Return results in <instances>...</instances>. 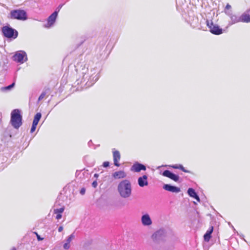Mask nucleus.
<instances>
[{
	"label": "nucleus",
	"instance_id": "f257e3e1",
	"mask_svg": "<svg viewBox=\"0 0 250 250\" xmlns=\"http://www.w3.org/2000/svg\"><path fill=\"white\" fill-rule=\"evenodd\" d=\"M173 235V232L168 228H162L156 231L152 235V238L155 240H164L165 238Z\"/></svg>",
	"mask_w": 250,
	"mask_h": 250
},
{
	"label": "nucleus",
	"instance_id": "f03ea898",
	"mask_svg": "<svg viewBox=\"0 0 250 250\" xmlns=\"http://www.w3.org/2000/svg\"><path fill=\"white\" fill-rule=\"evenodd\" d=\"M11 124L16 129L19 128L22 125V116L19 109L13 110L11 114Z\"/></svg>",
	"mask_w": 250,
	"mask_h": 250
},
{
	"label": "nucleus",
	"instance_id": "7ed1b4c3",
	"mask_svg": "<svg viewBox=\"0 0 250 250\" xmlns=\"http://www.w3.org/2000/svg\"><path fill=\"white\" fill-rule=\"evenodd\" d=\"M11 18L24 21L27 19L26 12L23 10H14L10 12Z\"/></svg>",
	"mask_w": 250,
	"mask_h": 250
},
{
	"label": "nucleus",
	"instance_id": "20e7f679",
	"mask_svg": "<svg viewBox=\"0 0 250 250\" xmlns=\"http://www.w3.org/2000/svg\"><path fill=\"white\" fill-rule=\"evenodd\" d=\"M2 32L3 35L7 38L15 39L18 35V33L16 30L7 26L2 27Z\"/></svg>",
	"mask_w": 250,
	"mask_h": 250
},
{
	"label": "nucleus",
	"instance_id": "39448f33",
	"mask_svg": "<svg viewBox=\"0 0 250 250\" xmlns=\"http://www.w3.org/2000/svg\"><path fill=\"white\" fill-rule=\"evenodd\" d=\"M13 59L20 63H23L27 60L26 53L23 51H17L13 56Z\"/></svg>",
	"mask_w": 250,
	"mask_h": 250
},
{
	"label": "nucleus",
	"instance_id": "423d86ee",
	"mask_svg": "<svg viewBox=\"0 0 250 250\" xmlns=\"http://www.w3.org/2000/svg\"><path fill=\"white\" fill-rule=\"evenodd\" d=\"M206 22L211 33L215 35H220L222 33V29L218 25H214L212 21L207 20Z\"/></svg>",
	"mask_w": 250,
	"mask_h": 250
},
{
	"label": "nucleus",
	"instance_id": "0eeeda50",
	"mask_svg": "<svg viewBox=\"0 0 250 250\" xmlns=\"http://www.w3.org/2000/svg\"><path fill=\"white\" fill-rule=\"evenodd\" d=\"M226 15L230 19V21L229 22L228 26H230L234 24L240 22V16L233 14V12H226Z\"/></svg>",
	"mask_w": 250,
	"mask_h": 250
},
{
	"label": "nucleus",
	"instance_id": "6e6552de",
	"mask_svg": "<svg viewBox=\"0 0 250 250\" xmlns=\"http://www.w3.org/2000/svg\"><path fill=\"white\" fill-rule=\"evenodd\" d=\"M58 12H54L47 19V23L44 25L46 28H50L54 24L58 16Z\"/></svg>",
	"mask_w": 250,
	"mask_h": 250
},
{
	"label": "nucleus",
	"instance_id": "1a4fd4ad",
	"mask_svg": "<svg viewBox=\"0 0 250 250\" xmlns=\"http://www.w3.org/2000/svg\"><path fill=\"white\" fill-rule=\"evenodd\" d=\"M141 222L144 226H149L152 224V220L148 213H145L142 216Z\"/></svg>",
	"mask_w": 250,
	"mask_h": 250
},
{
	"label": "nucleus",
	"instance_id": "9d476101",
	"mask_svg": "<svg viewBox=\"0 0 250 250\" xmlns=\"http://www.w3.org/2000/svg\"><path fill=\"white\" fill-rule=\"evenodd\" d=\"M70 191H67V190H65V188H63L62 191H61L60 194L59 195L58 197V199L59 200H62L63 202H65L66 203L68 202V199L70 200V199H68V195L70 194Z\"/></svg>",
	"mask_w": 250,
	"mask_h": 250
},
{
	"label": "nucleus",
	"instance_id": "9b49d317",
	"mask_svg": "<svg viewBox=\"0 0 250 250\" xmlns=\"http://www.w3.org/2000/svg\"><path fill=\"white\" fill-rule=\"evenodd\" d=\"M163 175L168 177L174 181H177L179 177L178 175L175 174L168 170H165L163 172Z\"/></svg>",
	"mask_w": 250,
	"mask_h": 250
},
{
	"label": "nucleus",
	"instance_id": "f8f14e48",
	"mask_svg": "<svg viewBox=\"0 0 250 250\" xmlns=\"http://www.w3.org/2000/svg\"><path fill=\"white\" fill-rule=\"evenodd\" d=\"M120 195L123 198H127L131 195V188H118Z\"/></svg>",
	"mask_w": 250,
	"mask_h": 250
},
{
	"label": "nucleus",
	"instance_id": "ddd939ff",
	"mask_svg": "<svg viewBox=\"0 0 250 250\" xmlns=\"http://www.w3.org/2000/svg\"><path fill=\"white\" fill-rule=\"evenodd\" d=\"M65 209L64 207L63 206L60 208H54L53 210V214H55V218L57 220H59L62 217V213Z\"/></svg>",
	"mask_w": 250,
	"mask_h": 250
},
{
	"label": "nucleus",
	"instance_id": "4468645a",
	"mask_svg": "<svg viewBox=\"0 0 250 250\" xmlns=\"http://www.w3.org/2000/svg\"><path fill=\"white\" fill-rule=\"evenodd\" d=\"M75 234L74 233H72L66 239L65 242L63 244V247L65 250H68L70 247V242L74 239Z\"/></svg>",
	"mask_w": 250,
	"mask_h": 250
},
{
	"label": "nucleus",
	"instance_id": "2eb2a0df",
	"mask_svg": "<svg viewBox=\"0 0 250 250\" xmlns=\"http://www.w3.org/2000/svg\"><path fill=\"white\" fill-rule=\"evenodd\" d=\"M113 155L114 164L115 166H116L117 167H119L120 166V164L118 162L120 160V158H121L120 152L117 150L114 151L113 152Z\"/></svg>",
	"mask_w": 250,
	"mask_h": 250
},
{
	"label": "nucleus",
	"instance_id": "dca6fc26",
	"mask_svg": "<svg viewBox=\"0 0 250 250\" xmlns=\"http://www.w3.org/2000/svg\"><path fill=\"white\" fill-rule=\"evenodd\" d=\"M188 193L189 196L195 199L197 202H200V199L197 193L195 192L194 188H188Z\"/></svg>",
	"mask_w": 250,
	"mask_h": 250
},
{
	"label": "nucleus",
	"instance_id": "f3484780",
	"mask_svg": "<svg viewBox=\"0 0 250 250\" xmlns=\"http://www.w3.org/2000/svg\"><path fill=\"white\" fill-rule=\"evenodd\" d=\"M240 22L249 23L250 22V14L249 12L244 13L240 16Z\"/></svg>",
	"mask_w": 250,
	"mask_h": 250
},
{
	"label": "nucleus",
	"instance_id": "a211bd4d",
	"mask_svg": "<svg viewBox=\"0 0 250 250\" xmlns=\"http://www.w3.org/2000/svg\"><path fill=\"white\" fill-rule=\"evenodd\" d=\"M132 168L135 172H139L141 170H145L146 167L145 166L140 163L134 164L132 166Z\"/></svg>",
	"mask_w": 250,
	"mask_h": 250
},
{
	"label": "nucleus",
	"instance_id": "6ab92c4d",
	"mask_svg": "<svg viewBox=\"0 0 250 250\" xmlns=\"http://www.w3.org/2000/svg\"><path fill=\"white\" fill-rule=\"evenodd\" d=\"M138 182L139 185L141 187L146 186L147 185V176L144 175L142 177H139Z\"/></svg>",
	"mask_w": 250,
	"mask_h": 250
},
{
	"label": "nucleus",
	"instance_id": "aec40b11",
	"mask_svg": "<svg viewBox=\"0 0 250 250\" xmlns=\"http://www.w3.org/2000/svg\"><path fill=\"white\" fill-rule=\"evenodd\" d=\"M213 228L211 227L210 229L207 230L206 233L204 234V239L206 242H208L211 238V234L213 231Z\"/></svg>",
	"mask_w": 250,
	"mask_h": 250
},
{
	"label": "nucleus",
	"instance_id": "412c9836",
	"mask_svg": "<svg viewBox=\"0 0 250 250\" xmlns=\"http://www.w3.org/2000/svg\"><path fill=\"white\" fill-rule=\"evenodd\" d=\"M126 176L125 173L123 171H119L115 172L113 173V176L115 179H120L125 177Z\"/></svg>",
	"mask_w": 250,
	"mask_h": 250
},
{
	"label": "nucleus",
	"instance_id": "4be33fe9",
	"mask_svg": "<svg viewBox=\"0 0 250 250\" xmlns=\"http://www.w3.org/2000/svg\"><path fill=\"white\" fill-rule=\"evenodd\" d=\"M131 184L127 180L122 181L119 185L118 188H130Z\"/></svg>",
	"mask_w": 250,
	"mask_h": 250
},
{
	"label": "nucleus",
	"instance_id": "5701e85b",
	"mask_svg": "<svg viewBox=\"0 0 250 250\" xmlns=\"http://www.w3.org/2000/svg\"><path fill=\"white\" fill-rule=\"evenodd\" d=\"M41 117H42L41 113H37L34 116L32 124L37 125L39 121L40 120V119L41 118Z\"/></svg>",
	"mask_w": 250,
	"mask_h": 250
},
{
	"label": "nucleus",
	"instance_id": "b1692460",
	"mask_svg": "<svg viewBox=\"0 0 250 250\" xmlns=\"http://www.w3.org/2000/svg\"><path fill=\"white\" fill-rule=\"evenodd\" d=\"M99 78V75L98 74H96L95 75H92L90 77V80L92 81L93 83L96 82Z\"/></svg>",
	"mask_w": 250,
	"mask_h": 250
},
{
	"label": "nucleus",
	"instance_id": "393cba45",
	"mask_svg": "<svg viewBox=\"0 0 250 250\" xmlns=\"http://www.w3.org/2000/svg\"><path fill=\"white\" fill-rule=\"evenodd\" d=\"M231 6L230 4H229V3H228L225 8V9H224V12L226 14V12H232V10L231 9Z\"/></svg>",
	"mask_w": 250,
	"mask_h": 250
},
{
	"label": "nucleus",
	"instance_id": "a878e982",
	"mask_svg": "<svg viewBox=\"0 0 250 250\" xmlns=\"http://www.w3.org/2000/svg\"><path fill=\"white\" fill-rule=\"evenodd\" d=\"M165 189L172 192L178 193L180 191V188H165Z\"/></svg>",
	"mask_w": 250,
	"mask_h": 250
},
{
	"label": "nucleus",
	"instance_id": "bb28decb",
	"mask_svg": "<svg viewBox=\"0 0 250 250\" xmlns=\"http://www.w3.org/2000/svg\"><path fill=\"white\" fill-rule=\"evenodd\" d=\"M15 84V83H13L9 85L3 87L2 88L5 90H10L11 88L14 87Z\"/></svg>",
	"mask_w": 250,
	"mask_h": 250
},
{
	"label": "nucleus",
	"instance_id": "cd10ccee",
	"mask_svg": "<svg viewBox=\"0 0 250 250\" xmlns=\"http://www.w3.org/2000/svg\"><path fill=\"white\" fill-rule=\"evenodd\" d=\"M46 95V92H42V94L40 95V96H39V98H38V101H41L42 100V99L44 98V97Z\"/></svg>",
	"mask_w": 250,
	"mask_h": 250
},
{
	"label": "nucleus",
	"instance_id": "c85d7f7f",
	"mask_svg": "<svg viewBox=\"0 0 250 250\" xmlns=\"http://www.w3.org/2000/svg\"><path fill=\"white\" fill-rule=\"evenodd\" d=\"M37 125H34V124H32V127H31V128L30 130L31 133H33V132L35 131V130H36Z\"/></svg>",
	"mask_w": 250,
	"mask_h": 250
},
{
	"label": "nucleus",
	"instance_id": "c756f323",
	"mask_svg": "<svg viewBox=\"0 0 250 250\" xmlns=\"http://www.w3.org/2000/svg\"><path fill=\"white\" fill-rule=\"evenodd\" d=\"M109 163L107 161L104 162L103 164V166L104 167H107L109 166Z\"/></svg>",
	"mask_w": 250,
	"mask_h": 250
},
{
	"label": "nucleus",
	"instance_id": "7c9ffc66",
	"mask_svg": "<svg viewBox=\"0 0 250 250\" xmlns=\"http://www.w3.org/2000/svg\"><path fill=\"white\" fill-rule=\"evenodd\" d=\"M163 188H177L175 186H171L169 184H165L164 185Z\"/></svg>",
	"mask_w": 250,
	"mask_h": 250
},
{
	"label": "nucleus",
	"instance_id": "2f4dec72",
	"mask_svg": "<svg viewBox=\"0 0 250 250\" xmlns=\"http://www.w3.org/2000/svg\"><path fill=\"white\" fill-rule=\"evenodd\" d=\"M85 192V188H81L80 193L81 195H84Z\"/></svg>",
	"mask_w": 250,
	"mask_h": 250
},
{
	"label": "nucleus",
	"instance_id": "473e14b6",
	"mask_svg": "<svg viewBox=\"0 0 250 250\" xmlns=\"http://www.w3.org/2000/svg\"><path fill=\"white\" fill-rule=\"evenodd\" d=\"M178 169H180L181 170H182L183 171H184V172H186V171L185 170L184 167H183V166L181 165H179V168Z\"/></svg>",
	"mask_w": 250,
	"mask_h": 250
},
{
	"label": "nucleus",
	"instance_id": "72a5a7b5",
	"mask_svg": "<svg viewBox=\"0 0 250 250\" xmlns=\"http://www.w3.org/2000/svg\"><path fill=\"white\" fill-rule=\"evenodd\" d=\"M92 185L94 188H96L97 186V182L96 181H93L92 182Z\"/></svg>",
	"mask_w": 250,
	"mask_h": 250
},
{
	"label": "nucleus",
	"instance_id": "f704fd0d",
	"mask_svg": "<svg viewBox=\"0 0 250 250\" xmlns=\"http://www.w3.org/2000/svg\"><path fill=\"white\" fill-rule=\"evenodd\" d=\"M63 227L62 226H60L58 228V231L59 232H62L63 230Z\"/></svg>",
	"mask_w": 250,
	"mask_h": 250
},
{
	"label": "nucleus",
	"instance_id": "c9c22d12",
	"mask_svg": "<svg viewBox=\"0 0 250 250\" xmlns=\"http://www.w3.org/2000/svg\"><path fill=\"white\" fill-rule=\"evenodd\" d=\"M171 167L174 168H175V169H178L179 168V165H173L171 166Z\"/></svg>",
	"mask_w": 250,
	"mask_h": 250
},
{
	"label": "nucleus",
	"instance_id": "e433bc0d",
	"mask_svg": "<svg viewBox=\"0 0 250 250\" xmlns=\"http://www.w3.org/2000/svg\"><path fill=\"white\" fill-rule=\"evenodd\" d=\"M37 239L38 240L40 241V240H43V238H41L40 237V236L39 235H38L37 233Z\"/></svg>",
	"mask_w": 250,
	"mask_h": 250
},
{
	"label": "nucleus",
	"instance_id": "4c0bfd02",
	"mask_svg": "<svg viewBox=\"0 0 250 250\" xmlns=\"http://www.w3.org/2000/svg\"><path fill=\"white\" fill-rule=\"evenodd\" d=\"M62 5H63L62 4H61V5H59V6L58 7V11H59L62 8Z\"/></svg>",
	"mask_w": 250,
	"mask_h": 250
},
{
	"label": "nucleus",
	"instance_id": "58836bf2",
	"mask_svg": "<svg viewBox=\"0 0 250 250\" xmlns=\"http://www.w3.org/2000/svg\"><path fill=\"white\" fill-rule=\"evenodd\" d=\"M10 250H17L16 248L13 247Z\"/></svg>",
	"mask_w": 250,
	"mask_h": 250
},
{
	"label": "nucleus",
	"instance_id": "ea45409f",
	"mask_svg": "<svg viewBox=\"0 0 250 250\" xmlns=\"http://www.w3.org/2000/svg\"><path fill=\"white\" fill-rule=\"evenodd\" d=\"M98 174H94V176H95V177H98Z\"/></svg>",
	"mask_w": 250,
	"mask_h": 250
}]
</instances>
